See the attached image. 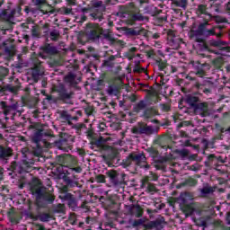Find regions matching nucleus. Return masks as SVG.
Instances as JSON below:
<instances>
[{
    "label": "nucleus",
    "instance_id": "f257e3e1",
    "mask_svg": "<svg viewBox=\"0 0 230 230\" xmlns=\"http://www.w3.org/2000/svg\"><path fill=\"white\" fill-rule=\"evenodd\" d=\"M22 4H24V2L22 0H19V4L16 8L13 9L12 11L4 10L0 13V21L7 23V27L5 29H2L1 31L2 35H5L8 30H12L13 18L22 15L21 12H22V8L21 6H22Z\"/></svg>",
    "mask_w": 230,
    "mask_h": 230
},
{
    "label": "nucleus",
    "instance_id": "f03ea898",
    "mask_svg": "<svg viewBox=\"0 0 230 230\" xmlns=\"http://www.w3.org/2000/svg\"><path fill=\"white\" fill-rule=\"evenodd\" d=\"M120 12L122 13V17H127L128 24H134L136 21H145V16L139 13V9L134 5V4H129L128 5H124L120 8Z\"/></svg>",
    "mask_w": 230,
    "mask_h": 230
},
{
    "label": "nucleus",
    "instance_id": "7ed1b4c3",
    "mask_svg": "<svg viewBox=\"0 0 230 230\" xmlns=\"http://www.w3.org/2000/svg\"><path fill=\"white\" fill-rule=\"evenodd\" d=\"M105 4L102 1L95 2L93 7L90 8H83L82 13L84 15L85 13H89V17L92 21H103V15L105 14Z\"/></svg>",
    "mask_w": 230,
    "mask_h": 230
},
{
    "label": "nucleus",
    "instance_id": "20e7f679",
    "mask_svg": "<svg viewBox=\"0 0 230 230\" xmlns=\"http://www.w3.org/2000/svg\"><path fill=\"white\" fill-rule=\"evenodd\" d=\"M49 139H51V133L44 129H38L32 137V142L34 143L38 150H42L43 148H49V146H51Z\"/></svg>",
    "mask_w": 230,
    "mask_h": 230
},
{
    "label": "nucleus",
    "instance_id": "39448f33",
    "mask_svg": "<svg viewBox=\"0 0 230 230\" xmlns=\"http://www.w3.org/2000/svg\"><path fill=\"white\" fill-rule=\"evenodd\" d=\"M52 91L54 93H57L58 100L59 102H62L63 103H72L73 94L75 93H73V91L67 89L66 85L62 84L54 85L52 87Z\"/></svg>",
    "mask_w": 230,
    "mask_h": 230
},
{
    "label": "nucleus",
    "instance_id": "423d86ee",
    "mask_svg": "<svg viewBox=\"0 0 230 230\" xmlns=\"http://www.w3.org/2000/svg\"><path fill=\"white\" fill-rule=\"evenodd\" d=\"M132 163H134L137 166H139L140 168L150 170V164H146V156H145V154L143 153H132L131 155H129L125 162V164L126 166H130Z\"/></svg>",
    "mask_w": 230,
    "mask_h": 230
},
{
    "label": "nucleus",
    "instance_id": "0eeeda50",
    "mask_svg": "<svg viewBox=\"0 0 230 230\" xmlns=\"http://www.w3.org/2000/svg\"><path fill=\"white\" fill-rule=\"evenodd\" d=\"M32 193H36L39 199H43L47 202H53L55 200V196L48 191V189L42 186V183L38 181L35 184H32L31 187Z\"/></svg>",
    "mask_w": 230,
    "mask_h": 230
},
{
    "label": "nucleus",
    "instance_id": "6e6552de",
    "mask_svg": "<svg viewBox=\"0 0 230 230\" xmlns=\"http://www.w3.org/2000/svg\"><path fill=\"white\" fill-rule=\"evenodd\" d=\"M31 64L32 65V78L34 82H39V78L44 75V66L42 62L37 58V56H32L31 58Z\"/></svg>",
    "mask_w": 230,
    "mask_h": 230
},
{
    "label": "nucleus",
    "instance_id": "1a4fd4ad",
    "mask_svg": "<svg viewBox=\"0 0 230 230\" xmlns=\"http://www.w3.org/2000/svg\"><path fill=\"white\" fill-rule=\"evenodd\" d=\"M106 175L109 177L112 184H114V186H121V184H127L128 181V180H127L128 176L125 172H121L119 178V174L117 171L110 170L106 172Z\"/></svg>",
    "mask_w": 230,
    "mask_h": 230
},
{
    "label": "nucleus",
    "instance_id": "9d476101",
    "mask_svg": "<svg viewBox=\"0 0 230 230\" xmlns=\"http://www.w3.org/2000/svg\"><path fill=\"white\" fill-rule=\"evenodd\" d=\"M103 33V29L98 23H88L86 25V35L93 40L100 39V35Z\"/></svg>",
    "mask_w": 230,
    "mask_h": 230
},
{
    "label": "nucleus",
    "instance_id": "9b49d317",
    "mask_svg": "<svg viewBox=\"0 0 230 230\" xmlns=\"http://www.w3.org/2000/svg\"><path fill=\"white\" fill-rule=\"evenodd\" d=\"M167 44L171 49H179L182 44V39H181V36L176 35L175 31H169L167 32Z\"/></svg>",
    "mask_w": 230,
    "mask_h": 230
},
{
    "label": "nucleus",
    "instance_id": "f8f14e48",
    "mask_svg": "<svg viewBox=\"0 0 230 230\" xmlns=\"http://www.w3.org/2000/svg\"><path fill=\"white\" fill-rule=\"evenodd\" d=\"M158 129L154 128L152 126H147L145 123L138 124L132 128L131 132L133 134H146V136H152V134L157 133Z\"/></svg>",
    "mask_w": 230,
    "mask_h": 230
},
{
    "label": "nucleus",
    "instance_id": "ddd939ff",
    "mask_svg": "<svg viewBox=\"0 0 230 230\" xmlns=\"http://www.w3.org/2000/svg\"><path fill=\"white\" fill-rule=\"evenodd\" d=\"M209 24L208 22H204L199 24L198 27L199 35H204L205 37H211V35H217V39L222 37V32L217 33V28L208 29Z\"/></svg>",
    "mask_w": 230,
    "mask_h": 230
},
{
    "label": "nucleus",
    "instance_id": "4468645a",
    "mask_svg": "<svg viewBox=\"0 0 230 230\" xmlns=\"http://www.w3.org/2000/svg\"><path fill=\"white\" fill-rule=\"evenodd\" d=\"M40 203H39V199L37 202H29V208L27 210V217L32 218L33 220H37L39 218V214L40 213Z\"/></svg>",
    "mask_w": 230,
    "mask_h": 230
},
{
    "label": "nucleus",
    "instance_id": "2eb2a0df",
    "mask_svg": "<svg viewBox=\"0 0 230 230\" xmlns=\"http://www.w3.org/2000/svg\"><path fill=\"white\" fill-rule=\"evenodd\" d=\"M191 65L196 70L195 72L196 76H199V78H204V76H206V71L209 69V65L206 63L202 64L199 61H191Z\"/></svg>",
    "mask_w": 230,
    "mask_h": 230
},
{
    "label": "nucleus",
    "instance_id": "dca6fc26",
    "mask_svg": "<svg viewBox=\"0 0 230 230\" xmlns=\"http://www.w3.org/2000/svg\"><path fill=\"white\" fill-rule=\"evenodd\" d=\"M2 107L4 109V113L5 116H10L11 119H15V116L21 115V111L17 110V105H6V102H2Z\"/></svg>",
    "mask_w": 230,
    "mask_h": 230
},
{
    "label": "nucleus",
    "instance_id": "f3484780",
    "mask_svg": "<svg viewBox=\"0 0 230 230\" xmlns=\"http://www.w3.org/2000/svg\"><path fill=\"white\" fill-rule=\"evenodd\" d=\"M141 188L142 190H146V193H150L154 195V193H157V187L152 181H150V177L145 176L141 180Z\"/></svg>",
    "mask_w": 230,
    "mask_h": 230
},
{
    "label": "nucleus",
    "instance_id": "a211bd4d",
    "mask_svg": "<svg viewBox=\"0 0 230 230\" xmlns=\"http://www.w3.org/2000/svg\"><path fill=\"white\" fill-rule=\"evenodd\" d=\"M58 162L61 163L62 166L69 169L78 164V160L76 159V157L71 155H66L65 156L59 157Z\"/></svg>",
    "mask_w": 230,
    "mask_h": 230
},
{
    "label": "nucleus",
    "instance_id": "6ab92c4d",
    "mask_svg": "<svg viewBox=\"0 0 230 230\" xmlns=\"http://www.w3.org/2000/svg\"><path fill=\"white\" fill-rule=\"evenodd\" d=\"M65 81L66 84H69L71 87H76V85L82 82V77L76 75V74L69 73L65 76Z\"/></svg>",
    "mask_w": 230,
    "mask_h": 230
},
{
    "label": "nucleus",
    "instance_id": "aec40b11",
    "mask_svg": "<svg viewBox=\"0 0 230 230\" xmlns=\"http://www.w3.org/2000/svg\"><path fill=\"white\" fill-rule=\"evenodd\" d=\"M196 110L199 111V114L202 118H208L209 116V106L208 102H200L196 105Z\"/></svg>",
    "mask_w": 230,
    "mask_h": 230
},
{
    "label": "nucleus",
    "instance_id": "412c9836",
    "mask_svg": "<svg viewBox=\"0 0 230 230\" xmlns=\"http://www.w3.org/2000/svg\"><path fill=\"white\" fill-rule=\"evenodd\" d=\"M8 218L13 224H19L22 217L21 216V212L16 211L15 208H11L8 212Z\"/></svg>",
    "mask_w": 230,
    "mask_h": 230
},
{
    "label": "nucleus",
    "instance_id": "4be33fe9",
    "mask_svg": "<svg viewBox=\"0 0 230 230\" xmlns=\"http://www.w3.org/2000/svg\"><path fill=\"white\" fill-rule=\"evenodd\" d=\"M38 8L40 12L43 13V15H51V13H55V9L53 8V6H51V4L48 3L43 4V5H40V7Z\"/></svg>",
    "mask_w": 230,
    "mask_h": 230
},
{
    "label": "nucleus",
    "instance_id": "5701e85b",
    "mask_svg": "<svg viewBox=\"0 0 230 230\" xmlns=\"http://www.w3.org/2000/svg\"><path fill=\"white\" fill-rule=\"evenodd\" d=\"M130 215H133L137 218L143 217V208L139 205H132L129 208Z\"/></svg>",
    "mask_w": 230,
    "mask_h": 230
},
{
    "label": "nucleus",
    "instance_id": "b1692460",
    "mask_svg": "<svg viewBox=\"0 0 230 230\" xmlns=\"http://www.w3.org/2000/svg\"><path fill=\"white\" fill-rule=\"evenodd\" d=\"M6 91L13 93H19V85L8 84L6 86H3L0 88V94H6Z\"/></svg>",
    "mask_w": 230,
    "mask_h": 230
},
{
    "label": "nucleus",
    "instance_id": "393cba45",
    "mask_svg": "<svg viewBox=\"0 0 230 230\" xmlns=\"http://www.w3.org/2000/svg\"><path fill=\"white\" fill-rule=\"evenodd\" d=\"M201 197L207 199L209 195H213L215 193V187L205 186L200 190Z\"/></svg>",
    "mask_w": 230,
    "mask_h": 230
},
{
    "label": "nucleus",
    "instance_id": "a878e982",
    "mask_svg": "<svg viewBox=\"0 0 230 230\" xmlns=\"http://www.w3.org/2000/svg\"><path fill=\"white\" fill-rule=\"evenodd\" d=\"M126 57H127L129 60H134V58H136V57H141V55H140V54H137V48L132 47L131 49H129L126 52Z\"/></svg>",
    "mask_w": 230,
    "mask_h": 230
},
{
    "label": "nucleus",
    "instance_id": "bb28decb",
    "mask_svg": "<svg viewBox=\"0 0 230 230\" xmlns=\"http://www.w3.org/2000/svg\"><path fill=\"white\" fill-rule=\"evenodd\" d=\"M60 31L54 29L49 31V39L52 40V42H57L58 40H60Z\"/></svg>",
    "mask_w": 230,
    "mask_h": 230
},
{
    "label": "nucleus",
    "instance_id": "cd10ccee",
    "mask_svg": "<svg viewBox=\"0 0 230 230\" xmlns=\"http://www.w3.org/2000/svg\"><path fill=\"white\" fill-rule=\"evenodd\" d=\"M146 101L138 102L133 108L134 112H141V111H146L147 107Z\"/></svg>",
    "mask_w": 230,
    "mask_h": 230
},
{
    "label": "nucleus",
    "instance_id": "c85d7f7f",
    "mask_svg": "<svg viewBox=\"0 0 230 230\" xmlns=\"http://www.w3.org/2000/svg\"><path fill=\"white\" fill-rule=\"evenodd\" d=\"M35 25V22L32 21L31 18H28L25 22L21 24V27L22 28L23 31H28V30H31L33 28Z\"/></svg>",
    "mask_w": 230,
    "mask_h": 230
},
{
    "label": "nucleus",
    "instance_id": "c756f323",
    "mask_svg": "<svg viewBox=\"0 0 230 230\" xmlns=\"http://www.w3.org/2000/svg\"><path fill=\"white\" fill-rule=\"evenodd\" d=\"M11 170L14 173H24V169L21 164H17V162H12L11 163Z\"/></svg>",
    "mask_w": 230,
    "mask_h": 230
},
{
    "label": "nucleus",
    "instance_id": "7c9ffc66",
    "mask_svg": "<svg viewBox=\"0 0 230 230\" xmlns=\"http://www.w3.org/2000/svg\"><path fill=\"white\" fill-rule=\"evenodd\" d=\"M41 49L43 53H47V55H55V53H57V49L49 44H46Z\"/></svg>",
    "mask_w": 230,
    "mask_h": 230
},
{
    "label": "nucleus",
    "instance_id": "2f4dec72",
    "mask_svg": "<svg viewBox=\"0 0 230 230\" xmlns=\"http://www.w3.org/2000/svg\"><path fill=\"white\" fill-rule=\"evenodd\" d=\"M58 146L59 150H63V152H69V150H71V145H69L66 140H60Z\"/></svg>",
    "mask_w": 230,
    "mask_h": 230
},
{
    "label": "nucleus",
    "instance_id": "473e14b6",
    "mask_svg": "<svg viewBox=\"0 0 230 230\" xmlns=\"http://www.w3.org/2000/svg\"><path fill=\"white\" fill-rule=\"evenodd\" d=\"M12 156V149L11 148H4L0 146V159H4V157Z\"/></svg>",
    "mask_w": 230,
    "mask_h": 230
},
{
    "label": "nucleus",
    "instance_id": "72a5a7b5",
    "mask_svg": "<svg viewBox=\"0 0 230 230\" xmlns=\"http://www.w3.org/2000/svg\"><path fill=\"white\" fill-rule=\"evenodd\" d=\"M198 182L199 181H197V179L189 177L184 181H182L181 183V186H190V187H193V186H197Z\"/></svg>",
    "mask_w": 230,
    "mask_h": 230
},
{
    "label": "nucleus",
    "instance_id": "f704fd0d",
    "mask_svg": "<svg viewBox=\"0 0 230 230\" xmlns=\"http://www.w3.org/2000/svg\"><path fill=\"white\" fill-rule=\"evenodd\" d=\"M158 111L155 108H149L145 110L144 116L145 118H154V116H157Z\"/></svg>",
    "mask_w": 230,
    "mask_h": 230
},
{
    "label": "nucleus",
    "instance_id": "c9c22d12",
    "mask_svg": "<svg viewBox=\"0 0 230 230\" xmlns=\"http://www.w3.org/2000/svg\"><path fill=\"white\" fill-rule=\"evenodd\" d=\"M104 40L109 42L110 46H114V44H118L119 42V40H116L111 33L104 34Z\"/></svg>",
    "mask_w": 230,
    "mask_h": 230
},
{
    "label": "nucleus",
    "instance_id": "e433bc0d",
    "mask_svg": "<svg viewBox=\"0 0 230 230\" xmlns=\"http://www.w3.org/2000/svg\"><path fill=\"white\" fill-rule=\"evenodd\" d=\"M187 103L191 105V107H197V103H199V97L195 95H188L186 98Z\"/></svg>",
    "mask_w": 230,
    "mask_h": 230
},
{
    "label": "nucleus",
    "instance_id": "4c0bfd02",
    "mask_svg": "<svg viewBox=\"0 0 230 230\" xmlns=\"http://www.w3.org/2000/svg\"><path fill=\"white\" fill-rule=\"evenodd\" d=\"M168 141H170V138H168V137L166 136L160 137V146L164 148V150H168V148H171L170 146L168 145Z\"/></svg>",
    "mask_w": 230,
    "mask_h": 230
},
{
    "label": "nucleus",
    "instance_id": "58836bf2",
    "mask_svg": "<svg viewBox=\"0 0 230 230\" xmlns=\"http://www.w3.org/2000/svg\"><path fill=\"white\" fill-rule=\"evenodd\" d=\"M60 118L63 119L65 121H67L68 123H71L72 119H78L77 117H72L66 111L60 112Z\"/></svg>",
    "mask_w": 230,
    "mask_h": 230
},
{
    "label": "nucleus",
    "instance_id": "ea45409f",
    "mask_svg": "<svg viewBox=\"0 0 230 230\" xmlns=\"http://www.w3.org/2000/svg\"><path fill=\"white\" fill-rule=\"evenodd\" d=\"M23 103L25 105H28V107H35V98L31 96H26L22 99Z\"/></svg>",
    "mask_w": 230,
    "mask_h": 230
},
{
    "label": "nucleus",
    "instance_id": "a19ab883",
    "mask_svg": "<svg viewBox=\"0 0 230 230\" xmlns=\"http://www.w3.org/2000/svg\"><path fill=\"white\" fill-rule=\"evenodd\" d=\"M114 60H116V56H110L103 62V66H105L106 67H114Z\"/></svg>",
    "mask_w": 230,
    "mask_h": 230
},
{
    "label": "nucleus",
    "instance_id": "79ce46f5",
    "mask_svg": "<svg viewBox=\"0 0 230 230\" xmlns=\"http://www.w3.org/2000/svg\"><path fill=\"white\" fill-rule=\"evenodd\" d=\"M212 64L216 69H220V67H222L224 65V60L222 58H217L212 61Z\"/></svg>",
    "mask_w": 230,
    "mask_h": 230
},
{
    "label": "nucleus",
    "instance_id": "37998d69",
    "mask_svg": "<svg viewBox=\"0 0 230 230\" xmlns=\"http://www.w3.org/2000/svg\"><path fill=\"white\" fill-rule=\"evenodd\" d=\"M155 64H156L157 67L159 68V71H164V69H166V66H168L166 61L163 60V59L156 60Z\"/></svg>",
    "mask_w": 230,
    "mask_h": 230
},
{
    "label": "nucleus",
    "instance_id": "c03bdc74",
    "mask_svg": "<svg viewBox=\"0 0 230 230\" xmlns=\"http://www.w3.org/2000/svg\"><path fill=\"white\" fill-rule=\"evenodd\" d=\"M197 13L203 15H208V6L206 4L198 5Z\"/></svg>",
    "mask_w": 230,
    "mask_h": 230
},
{
    "label": "nucleus",
    "instance_id": "a18cd8bd",
    "mask_svg": "<svg viewBox=\"0 0 230 230\" xmlns=\"http://www.w3.org/2000/svg\"><path fill=\"white\" fill-rule=\"evenodd\" d=\"M5 76H8V68L0 66V82L4 80Z\"/></svg>",
    "mask_w": 230,
    "mask_h": 230
},
{
    "label": "nucleus",
    "instance_id": "49530a36",
    "mask_svg": "<svg viewBox=\"0 0 230 230\" xmlns=\"http://www.w3.org/2000/svg\"><path fill=\"white\" fill-rule=\"evenodd\" d=\"M183 211L186 215H193V212L195 211V208H193V207H191V205H186L183 208Z\"/></svg>",
    "mask_w": 230,
    "mask_h": 230
},
{
    "label": "nucleus",
    "instance_id": "de8ad7c7",
    "mask_svg": "<svg viewBox=\"0 0 230 230\" xmlns=\"http://www.w3.org/2000/svg\"><path fill=\"white\" fill-rule=\"evenodd\" d=\"M38 217H40V220H41V222H49V220L51 219V216L47 213L40 214Z\"/></svg>",
    "mask_w": 230,
    "mask_h": 230
},
{
    "label": "nucleus",
    "instance_id": "09e8293b",
    "mask_svg": "<svg viewBox=\"0 0 230 230\" xmlns=\"http://www.w3.org/2000/svg\"><path fill=\"white\" fill-rule=\"evenodd\" d=\"M98 219H96V217H87L85 219V224H87L88 226H94V224H97Z\"/></svg>",
    "mask_w": 230,
    "mask_h": 230
},
{
    "label": "nucleus",
    "instance_id": "8fccbe9b",
    "mask_svg": "<svg viewBox=\"0 0 230 230\" xmlns=\"http://www.w3.org/2000/svg\"><path fill=\"white\" fill-rule=\"evenodd\" d=\"M176 6H180V8L186 9V6H188V0H179L174 3Z\"/></svg>",
    "mask_w": 230,
    "mask_h": 230
},
{
    "label": "nucleus",
    "instance_id": "3c124183",
    "mask_svg": "<svg viewBox=\"0 0 230 230\" xmlns=\"http://www.w3.org/2000/svg\"><path fill=\"white\" fill-rule=\"evenodd\" d=\"M31 35L32 37H40V31H39V27L38 26H32L31 29Z\"/></svg>",
    "mask_w": 230,
    "mask_h": 230
},
{
    "label": "nucleus",
    "instance_id": "603ef678",
    "mask_svg": "<svg viewBox=\"0 0 230 230\" xmlns=\"http://www.w3.org/2000/svg\"><path fill=\"white\" fill-rule=\"evenodd\" d=\"M71 172H75L76 173H82V167H70L69 171H66L67 175L71 173Z\"/></svg>",
    "mask_w": 230,
    "mask_h": 230
},
{
    "label": "nucleus",
    "instance_id": "864d4df0",
    "mask_svg": "<svg viewBox=\"0 0 230 230\" xmlns=\"http://www.w3.org/2000/svg\"><path fill=\"white\" fill-rule=\"evenodd\" d=\"M160 107L164 112H170L171 111V106L169 103L161 104Z\"/></svg>",
    "mask_w": 230,
    "mask_h": 230
},
{
    "label": "nucleus",
    "instance_id": "5fc2aeb1",
    "mask_svg": "<svg viewBox=\"0 0 230 230\" xmlns=\"http://www.w3.org/2000/svg\"><path fill=\"white\" fill-rule=\"evenodd\" d=\"M33 3L39 8V7L42 6L43 4H46V3H48V1L47 0H33Z\"/></svg>",
    "mask_w": 230,
    "mask_h": 230
},
{
    "label": "nucleus",
    "instance_id": "6e6d98bb",
    "mask_svg": "<svg viewBox=\"0 0 230 230\" xmlns=\"http://www.w3.org/2000/svg\"><path fill=\"white\" fill-rule=\"evenodd\" d=\"M71 12H73V8L63 7L61 9V13H64L65 15H69V13H71Z\"/></svg>",
    "mask_w": 230,
    "mask_h": 230
},
{
    "label": "nucleus",
    "instance_id": "4d7b16f0",
    "mask_svg": "<svg viewBox=\"0 0 230 230\" xmlns=\"http://www.w3.org/2000/svg\"><path fill=\"white\" fill-rule=\"evenodd\" d=\"M102 226H104L105 227H112L113 223H112V221H110V222H102V223L100 225L99 229H101V230H107V229H102Z\"/></svg>",
    "mask_w": 230,
    "mask_h": 230
},
{
    "label": "nucleus",
    "instance_id": "13d9d810",
    "mask_svg": "<svg viewBox=\"0 0 230 230\" xmlns=\"http://www.w3.org/2000/svg\"><path fill=\"white\" fill-rule=\"evenodd\" d=\"M84 111L88 116H91V114H93V112L94 111V108L93 106H86Z\"/></svg>",
    "mask_w": 230,
    "mask_h": 230
},
{
    "label": "nucleus",
    "instance_id": "bf43d9fd",
    "mask_svg": "<svg viewBox=\"0 0 230 230\" xmlns=\"http://www.w3.org/2000/svg\"><path fill=\"white\" fill-rule=\"evenodd\" d=\"M66 211V206L64 204H58L57 206V212L58 213H64Z\"/></svg>",
    "mask_w": 230,
    "mask_h": 230
},
{
    "label": "nucleus",
    "instance_id": "052dcab7",
    "mask_svg": "<svg viewBox=\"0 0 230 230\" xmlns=\"http://www.w3.org/2000/svg\"><path fill=\"white\" fill-rule=\"evenodd\" d=\"M96 182H105V175L99 174L95 177Z\"/></svg>",
    "mask_w": 230,
    "mask_h": 230
},
{
    "label": "nucleus",
    "instance_id": "680f3d73",
    "mask_svg": "<svg viewBox=\"0 0 230 230\" xmlns=\"http://www.w3.org/2000/svg\"><path fill=\"white\" fill-rule=\"evenodd\" d=\"M147 177H150V182H152V181H158V179H159V176H157L156 173H154L152 172H150V175Z\"/></svg>",
    "mask_w": 230,
    "mask_h": 230
},
{
    "label": "nucleus",
    "instance_id": "e2e57ef3",
    "mask_svg": "<svg viewBox=\"0 0 230 230\" xmlns=\"http://www.w3.org/2000/svg\"><path fill=\"white\" fill-rule=\"evenodd\" d=\"M180 155H181V157H188V155H190V151L182 149L180 151Z\"/></svg>",
    "mask_w": 230,
    "mask_h": 230
},
{
    "label": "nucleus",
    "instance_id": "0e129e2a",
    "mask_svg": "<svg viewBox=\"0 0 230 230\" xmlns=\"http://www.w3.org/2000/svg\"><path fill=\"white\" fill-rule=\"evenodd\" d=\"M61 199L64 200H71V199H73V195L71 193H66Z\"/></svg>",
    "mask_w": 230,
    "mask_h": 230
},
{
    "label": "nucleus",
    "instance_id": "69168bd1",
    "mask_svg": "<svg viewBox=\"0 0 230 230\" xmlns=\"http://www.w3.org/2000/svg\"><path fill=\"white\" fill-rule=\"evenodd\" d=\"M76 184H77L76 181H73L71 180H68L66 186H68V188H75V186H76Z\"/></svg>",
    "mask_w": 230,
    "mask_h": 230
},
{
    "label": "nucleus",
    "instance_id": "338daca9",
    "mask_svg": "<svg viewBox=\"0 0 230 230\" xmlns=\"http://www.w3.org/2000/svg\"><path fill=\"white\" fill-rule=\"evenodd\" d=\"M184 199H193V194L191 192H185L184 194Z\"/></svg>",
    "mask_w": 230,
    "mask_h": 230
},
{
    "label": "nucleus",
    "instance_id": "774afa93",
    "mask_svg": "<svg viewBox=\"0 0 230 230\" xmlns=\"http://www.w3.org/2000/svg\"><path fill=\"white\" fill-rule=\"evenodd\" d=\"M77 131L83 130V128H86L85 124H77L76 125Z\"/></svg>",
    "mask_w": 230,
    "mask_h": 230
}]
</instances>
